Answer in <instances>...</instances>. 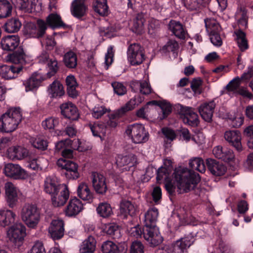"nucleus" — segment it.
Wrapping results in <instances>:
<instances>
[{"mask_svg": "<svg viewBox=\"0 0 253 253\" xmlns=\"http://www.w3.org/2000/svg\"><path fill=\"white\" fill-rule=\"evenodd\" d=\"M41 81L36 77L32 76L28 80L23 82L26 91H32L37 89L40 85Z\"/></svg>", "mask_w": 253, "mask_h": 253, "instance_id": "nucleus-52", "label": "nucleus"}, {"mask_svg": "<svg viewBox=\"0 0 253 253\" xmlns=\"http://www.w3.org/2000/svg\"><path fill=\"white\" fill-rule=\"evenodd\" d=\"M43 62L47 63V68L48 69L46 76L50 78L54 76L59 69V65L57 61L55 59H49L46 56L44 57Z\"/></svg>", "mask_w": 253, "mask_h": 253, "instance_id": "nucleus-46", "label": "nucleus"}, {"mask_svg": "<svg viewBox=\"0 0 253 253\" xmlns=\"http://www.w3.org/2000/svg\"><path fill=\"white\" fill-rule=\"evenodd\" d=\"M17 8L25 12H40L42 10V3L39 0H11Z\"/></svg>", "mask_w": 253, "mask_h": 253, "instance_id": "nucleus-11", "label": "nucleus"}, {"mask_svg": "<svg viewBox=\"0 0 253 253\" xmlns=\"http://www.w3.org/2000/svg\"><path fill=\"white\" fill-rule=\"evenodd\" d=\"M32 145L39 150L43 151L47 149L48 142L46 140L42 137H37L33 141Z\"/></svg>", "mask_w": 253, "mask_h": 253, "instance_id": "nucleus-58", "label": "nucleus"}, {"mask_svg": "<svg viewBox=\"0 0 253 253\" xmlns=\"http://www.w3.org/2000/svg\"><path fill=\"white\" fill-rule=\"evenodd\" d=\"M83 209V204L77 197H71L65 210L66 215L73 216L77 215Z\"/></svg>", "mask_w": 253, "mask_h": 253, "instance_id": "nucleus-27", "label": "nucleus"}, {"mask_svg": "<svg viewBox=\"0 0 253 253\" xmlns=\"http://www.w3.org/2000/svg\"><path fill=\"white\" fill-rule=\"evenodd\" d=\"M127 135L130 136L134 143L146 142L149 138V133L143 125L134 124L128 125L126 130Z\"/></svg>", "mask_w": 253, "mask_h": 253, "instance_id": "nucleus-7", "label": "nucleus"}, {"mask_svg": "<svg viewBox=\"0 0 253 253\" xmlns=\"http://www.w3.org/2000/svg\"><path fill=\"white\" fill-rule=\"evenodd\" d=\"M7 151L8 156L12 159L21 160L27 158L29 156L28 150L19 146L9 147Z\"/></svg>", "mask_w": 253, "mask_h": 253, "instance_id": "nucleus-37", "label": "nucleus"}, {"mask_svg": "<svg viewBox=\"0 0 253 253\" xmlns=\"http://www.w3.org/2000/svg\"><path fill=\"white\" fill-rule=\"evenodd\" d=\"M179 47L178 44L177 42L174 40H169L167 43L163 46L161 51L163 53L169 52H174Z\"/></svg>", "mask_w": 253, "mask_h": 253, "instance_id": "nucleus-57", "label": "nucleus"}, {"mask_svg": "<svg viewBox=\"0 0 253 253\" xmlns=\"http://www.w3.org/2000/svg\"><path fill=\"white\" fill-rule=\"evenodd\" d=\"M19 38L16 35H9L3 38L1 41L2 48L4 50L13 51L19 45Z\"/></svg>", "mask_w": 253, "mask_h": 253, "instance_id": "nucleus-31", "label": "nucleus"}, {"mask_svg": "<svg viewBox=\"0 0 253 253\" xmlns=\"http://www.w3.org/2000/svg\"><path fill=\"white\" fill-rule=\"evenodd\" d=\"M96 211L100 216L103 218L108 217L113 213L110 205L106 202L100 203L96 208Z\"/></svg>", "mask_w": 253, "mask_h": 253, "instance_id": "nucleus-49", "label": "nucleus"}, {"mask_svg": "<svg viewBox=\"0 0 253 253\" xmlns=\"http://www.w3.org/2000/svg\"><path fill=\"white\" fill-rule=\"evenodd\" d=\"M189 166L191 169L187 168H181L175 170L174 178L178 183L180 188L187 193L192 190H194L201 180L199 173L194 170H196L201 173L206 171V165L202 158L195 157L191 159L189 162Z\"/></svg>", "mask_w": 253, "mask_h": 253, "instance_id": "nucleus-1", "label": "nucleus"}, {"mask_svg": "<svg viewBox=\"0 0 253 253\" xmlns=\"http://www.w3.org/2000/svg\"><path fill=\"white\" fill-rule=\"evenodd\" d=\"M144 246L139 241H134L131 243L129 249V253H144Z\"/></svg>", "mask_w": 253, "mask_h": 253, "instance_id": "nucleus-55", "label": "nucleus"}, {"mask_svg": "<svg viewBox=\"0 0 253 253\" xmlns=\"http://www.w3.org/2000/svg\"><path fill=\"white\" fill-rule=\"evenodd\" d=\"M56 164L60 169L61 174L64 175L67 179L76 180L80 178L79 165L75 162L69 159H59Z\"/></svg>", "mask_w": 253, "mask_h": 253, "instance_id": "nucleus-6", "label": "nucleus"}, {"mask_svg": "<svg viewBox=\"0 0 253 253\" xmlns=\"http://www.w3.org/2000/svg\"><path fill=\"white\" fill-rule=\"evenodd\" d=\"M185 7L190 11H199L206 7L209 0H182Z\"/></svg>", "mask_w": 253, "mask_h": 253, "instance_id": "nucleus-43", "label": "nucleus"}, {"mask_svg": "<svg viewBox=\"0 0 253 253\" xmlns=\"http://www.w3.org/2000/svg\"><path fill=\"white\" fill-rule=\"evenodd\" d=\"M206 164L208 170L215 176L223 175L227 169L226 166L222 163L213 159H207Z\"/></svg>", "mask_w": 253, "mask_h": 253, "instance_id": "nucleus-25", "label": "nucleus"}, {"mask_svg": "<svg viewBox=\"0 0 253 253\" xmlns=\"http://www.w3.org/2000/svg\"><path fill=\"white\" fill-rule=\"evenodd\" d=\"M224 137L230 146L240 152L243 150L241 143V133L237 130H229L225 132Z\"/></svg>", "mask_w": 253, "mask_h": 253, "instance_id": "nucleus-16", "label": "nucleus"}, {"mask_svg": "<svg viewBox=\"0 0 253 253\" xmlns=\"http://www.w3.org/2000/svg\"><path fill=\"white\" fill-rule=\"evenodd\" d=\"M48 28L45 21L42 19L37 20V24L30 23L27 26L25 31L31 37L41 39L45 35L46 31Z\"/></svg>", "mask_w": 253, "mask_h": 253, "instance_id": "nucleus-12", "label": "nucleus"}, {"mask_svg": "<svg viewBox=\"0 0 253 253\" xmlns=\"http://www.w3.org/2000/svg\"><path fill=\"white\" fill-rule=\"evenodd\" d=\"M93 9L100 16H107L109 14V7L107 0H96L93 5Z\"/></svg>", "mask_w": 253, "mask_h": 253, "instance_id": "nucleus-47", "label": "nucleus"}, {"mask_svg": "<svg viewBox=\"0 0 253 253\" xmlns=\"http://www.w3.org/2000/svg\"><path fill=\"white\" fill-rule=\"evenodd\" d=\"M87 7L81 0H74L72 3L71 11L72 15L80 20L86 14Z\"/></svg>", "mask_w": 253, "mask_h": 253, "instance_id": "nucleus-28", "label": "nucleus"}, {"mask_svg": "<svg viewBox=\"0 0 253 253\" xmlns=\"http://www.w3.org/2000/svg\"><path fill=\"white\" fill-rule=\"evenodd\" d=\"M194 240L192 234L181 238L172 244V251L174 253H188L187 249L194 243Z\"/></svg>", "mask_w": 253, "mask_h": 253, "instance_id": "nucleus-18", "label": "nucleus"}, {"mask_svg": "<svg viewBox=\"0 0 253 253\" xmlns=\"http://www.w3.org/2000/svg\"><path fill=\"white\" fill-rule=\"evenodd\" d=\"M49 95L51 98H60L65 94L62 84L58 81H54L48 88Z\"/></svg>", "mask_w": 253, "mask_h": 253, "instance_id": "nucleus-39", "label": "nucleus"}, {"mask_svg": "<svg viewBox=\"0 0 253 253\" xmlns=\"http://www.w3.org/2000/svg\"><path fill=\"white\" fill-rule=\"evenodd\" d=\"M136 212V206L131 202L122 200L120 203V213L124 218H126L128 215L133 216Z\"/></svg>", "mask_w": 253, "mask_h": 253, "instance_id": "nucleus-35", "label": "nucleus"}, {"mask_svg": "<svg viewBox=\"0 0 253 253\" xmlns=\"http://www.w3.org/2000/svg\"><path fill=\"white\" fill-rule=\"evenodd\" d=\"M253 77V64L248 66V70L241 76L234 78L226 86V89L229 92H237L241 82H248Z\"/></svg>", "mask_w": 253, "mask_h": 253, "instance_id": "nucleus-13", "label": "nucleus"}, {"mask_svg": "<svg viewBox=\"0 0 253 253\" xmlns=\"http://www.w3.org/2000/svg\"><path fill=\"white\" fill-rule=\"evenodd\" d=\"M103 253H126V249L122 245H117L110 241L104 242L101 246Z\"/></svg>", "mask_w": 253, "mask_h": 253, "instance_id": "nucleus-34", "label": "nucleus"}, {"mask_svg": "<svg viewBox=\"0 0 253 253\" xmlns=\"http://www.w3.org/2000/svg\"><path fill=\"white\" fill-rule=\"evenodd\" d=\"M22 221L29 228H36L40 220V211L35 204H26L21 211Z\"/></svg>", "mask_w": 253, "mask_h": 253, "instance_id": "nucleus-5", "label": "nucleus"}, {"mask_svg": "<svg viewBox=\"0 0 253 253\" xmlns=\"http://www.w3.org/2000/svg\"><path fill=\"white\" fill-rule=\"evenodd\" d=\"M26 55L22 48L19 47L17 50L13 51L12 53L7 55L8 60L13 65H20L22 66L25 64Z\"/></svg>", "mask_w": 253, "mask_h": 253, "instance_id": "nucleus-40", "label": "nucleus"}, {"mask_svg": "<svg viewBox=\"0 0 253 253\" xmlns=\"http://www.w3.org/2000/svg\"><path fill=\"white\" fill-rule=\"evenodd\" d=\"M60 194L51 196L52 204L55 207L63 206L69 198V191L66 186L60 190Z\"/></svg>", "mask_w": 253, "mask_h": 253, "instance_id": "nucleus-33", "label": "nucleus"}, {"mask_svg": "<svg viewBox=\"0 0 253 253\" xmlns=\"http://www.w3.org/2000/svg\"><path fill=\"white\" fill-rule=\"evenodd\" d=\"M144 97L140 95H135L131 99L122 109L124 112L133 110L135 107L140 104L143 100Z\"/></svg>", "mask_w": 253, "mask_h": 253, "instance_id": "nucleus-53", "label": "nucleus"}, {"mask_svg": "<svg viewBox=\"0 0 253 253\" xmlns=\"http://www.w3.org/2000/svg\"><path fill=\"white\" fill-rule=\"evenodd\" d=\"M23 66L20 65H3L1 67L0 75L6 80L16 78L23 70Z\"/></svg>", "mask_w": 253, "mask_h": 253, "instance_id": "nucleus-24", "label": "nucleus"}, {"mask_svg": "<svg viewBox=\"0 0 253 253\" xmlns=\"http://www.w3.org/2000/svg\"><path fill=\"white\" fill-rule=\"evenodd\" d=\"M48 28L52 29H67L69 26L62 21L61 16L56 13H50L44 20Z\"/></svg>", "mask_w": 253, "mask_h": 253, "instance_id": "nucleus-23", "label": "nucleus"}, {"mask_svg": "<svg viewBox=\"0 0 253 253\" xmlns=\"http://www.w3.org/2000/svg\"><path fill=\"white\" fill-rule=\"evenodd\" d=\"M22 26V23L18 17L8 19L2 26V28L7 33H15L18 32Z\"/></svg>", "mask_w": 253, "mask_h": 253, "instance_id": "nucleus-38", "label": "nucleus"}, {"mask_svg": "<svg viewBox=\"0 0 253 253\" xmlns=\"http://www.w3.org/2000/svg\"><path fill=\"white\" fill-rule=\"evenodd\" d=\"M91 179L92 186L95 192L100 195L105 194L108 189L105 176L100 173L93 172Z\"/></svg>", "mask_w": 253, "mask_h": 253, "instance_id": "nucleus-17", "label": "nucleus"}, {"mask_svg": "<svg viewBox=\"0 0 253 253\" xmlns=\"http://www.w3.org/2000/svg\"><path fill=\"white\" fill-rule=\"evenodd\" d=\"M169 30L177 38L180 39L185 38L186 32L179 21L171 20L168 24Z\"/></svg>", "mask_w": 253, "mask_h": 253, "instance_id": "nucleus-36", "label": "nucleus"}, {"mask_svg": "<svg viewBox=\"0 0 253 253\" xmlns=\"http://www.w3.org/2000/svg\"><path fill=\"white\" fill-rule=\"evenodd\" d=\"M131 161V158L129 156H122L119 155L116 158V163L118 167H122L128 165Z\"/></svg>", "mask_w": 253, "mask_h": 253, "instance_id": "nucleus-62", "label": "nucleus"}, {"mask_svg": "<svg viewBox=\"0 0 253 253\" xmlns=\"http://www.w3.org/2000/svg\"><path fill=\"white\" fill-rule=\"evenodd\" d=\"M165 162L164 165L159 168L157 170L156 180L158 183H161L163 181L167 182L170 180L169 176L172 171V167L170 161Z\"/></svg>", "mask_w": 253, "mask_h": 253, "instance_id": "nucleus-29", "label": "nucleus"}, {"mask_svg": "<svg viewBox=\"0 0 253 253\" xmlns=\"http://www.w3.org/2000/svg\"><path fill=\"white\" fill-rule=\"evenodd\" d=\"M78 196L84 201L91 203L93 199V194L90 191L88 185L84 182L81 183L77 189Z\"/></svg>", "mask_w": 253, "mask_h": 253, "instance_id": "nucleus-42", "label": "nucleus"}, {"mask_svg": "<svg viewBox=\"0 0 253 253\" xmlns=\"http://www.w3.org/2000/svg\"><path fill=\"white\" fill-rule=\"evenodd\" d=\"M12 6L9 1L0 0V18H5L11 14Z\"/></svg>", "mask_w": 253, "mask_h": 253, "instance_id": "nucleus-51", "label": "nucleus"}, {"mask_svg": "<svg viewBox=\"0 0 253 253\" xmlns=\"http://www.w3.org/2000/svg\"><path fill=\"white\" fill-rule=\"evenodd\" d=\"M28 253H46L42 242H36Z\"/></svg>", "mask_w": 253, "mask_h": 253, "instance_id": "nucleus-64", "label": "nucleus"}, {"mask_svg": "<svg viewBox=\"0 0 253 253\" xmlns=\"http://www.w3.org/2000/svg\"><path fill=\"white\" fill-rule=\"evenodd\" d=\"M144 21V19L139 14L136 16L133 26L136 33H139L142 30Z\"/></svg>", "mask_w": 253, "mask_h": 253, "instance_id": "nucleus-63", "label": "nucleus"}, {"mask_svg": "<svg viewBox=\"0 0 253 253\" xmlns=\"http://www.w3.org/2000/svg\"><path fill=\"white\" fill-rule=\"evenodd\" d=\"M16 214L12 211L1 210L0 211V225L3 227L9 226L14 222Z\"/></svg>", "mask_w": 253, "mask_h": 253, "instance_id": "nucleus-41", "label": "nucleus"}, {"mask_svg": "<svg viewBox=\"0 0 253 253\" xmlns=\"http://www.w3.org/2000/svg\"><path fill=\"white\" fill-rule=\"evenodd\" d=\"M147 104L156 105L160 107L161 109L162 114H159L158 118L161 121L166 119L172 112V107L171 104L166 100H153L148 102Z\"/></svg>", "mask_w": 253, "mask_h": 253, "instance_id": "nucleus-32", "label": "nucleus"}, {"mask_svg": "<svg viewBox=\"0 0 253 253\" xmlns=\"http://www.w3.org/2000/svg\"><path fill=\"white\" fill-rule=\"evenodd\" d=\"M61 115L66 119L76 121L79 117V113L77 107L71 102L64 103L60 105Z\"/></svg>", "mask_w": 253, "mask_h": 253, "instance_id": "nucleus-22", "label": "nucleus"}, {"mask_svg": "<svg viewBox=\"0 0 253 253\" xmlns=\"http://www.w3.org/2000/svg\"><path fill=\"white\" fill-rule=\"evenodd\" d=\"M4 172L6 176L15 179H25L27 176L26 171L19 165L11 163L5 165Z\"/></svg>", "mask_w": 253, "mask_h": 253, "instance_id": "nucleus-19", "label": "nucleus"}, {"mask_svg": "<svg viewBox=\"0 0 253 253\" xmlns=\"http://www.w3.org/2000/svg\"><path fill=\"white\" fill-rule=\"evenodd\" d=\"M8 235L15 246L19 249L26 235V227L22 223H16L10 228Z\"/></svg>", "mask_w": 253, "mask_h": 253, "instance_id": "nucleus-9", "label": "nucleus"}, {"mask_svg": "<svg viewBox=\"0 0 253 253\" xmlns=\"http://www.w3.org/2000/svg\"><path fill=\"white\" fill-rule=\"evenodd\" d=\"M66 185H63L59 183L56 177L49 176L46 178L44 180V190L46 193L52 196L57 195Z\"/></svg>", "mask_w": 253, "mask_h": 253, "instance_id": "nucleus-21", "label": "nucleus"}, {"mask_svg": "<svg viewBox=\"0 0 253 253\" xmlns=\"http://www.w3.org/2000/svg\"><path fill=\"white\" fill-rule=\"evenodd\" d=\"M59 124V119L49 117L42 122V126L44 129H53Z\"/></svg>", "mask_w": 253, "mask_h": 253, "instance_id": "nucleus-56", "label": "nucleus"}, {"mask_svg": "<svg viewBox=\"0 0 253 253\" xmlns=\"http://www.w3.org/2000/svg\"><path fill=\"white\" fill-rule=\"evenodd\" d=\"M96 241L92 236H89L82 243L80 249L81 253H93L96 249Z\"/></svg>", "mask_w": 253, "mask_h": 253, "instance_id": "nucleus-44", "label": "nucleus"}, {"mask_svg": "<svg viewBox=\"0 0 253 253\" xmlns=\"http://www.w3.org/2000/svg\"><path fill=\"white\" fill-rule=\"evenodd\" d=\"M107 112L108 109L105 107L97 105L93 108L91 114L94 118L98 119Z\"/></svg>", "mask_w": 253, "mask_h": 253, "instance_id": "nucleus-60", "label": "nucleus"}, {"mask_svg": "<svg viewBox=\"0 0 253 253\" xmlns=\"http://www.w3.org/2000/svg\"><path fill=\"white\" fill-rule=\"evenodd\" d=\"M174 109L185 124L191 126H197L198 125V116L192 108L177 104L175 105Z\"/></svg>", "mask_w": 253, "mask_h": 253, "instance_id": "nucleus-8", "label": "nucleus"}, {"mask_svg": "<svg viewBox=\"0 0 253 253\" xmlns=\"http://www.w3.org/2000/svg\"><path fill=\"white\" fill-rule=\"evenodd\" d=\"M244 135L249 137L248 146L250 149H253V125L249 126L244 129Z\"/></svg>", "mask_w": 253, "mask_h": 253, "instance_id": "nucleus-61", "label": "nucleus"}, {"mask_svg": "<svg viewBox=\"0 0 253 253\" xmlns=\"http://www.w3.org/2000/svg\"><path fill=\"white\" fill-rule=\"evenodd\" d=\"M130 87L131 91L134 92H140L144 95H148L152 91L150 84L146 81L140 82L138 81H132L130 83Z\"/></svg>", "mask_w": 253, "mask_h": 253, "instance_id": "nucleus-30", "label": "nucleus"}, {"mask_svg": "<svg viewBox=\"0 0 253 253\" xmlns=\"http://www.w3.org/2000/svg\"><path fill=\"white\" fill-rule=\"evenodd\" d=\"M238 46L241 51H244L249 48L246 34L242 30L239 29L235 32Z\"/></svg>", "mask_w": 253, "mask_h": 253, "instance_id": "nucleus-48", "label": "nucleus"}, {"mask_svg": "<svg viewBox=\"0 0 253 253\" xmlns=\"http://www.w3.org/2000/svg\"><path fill=\"white\" fill-rule=\"evenodd\" d=\"M64 222L62 219L52 220L48 227L49 235L54 241L62 238L64 235Z\"/></svg>", "mask_w": 253, "mask_h": 253, "instance_id": "nucleus-15", "label": "nucleus"}, {"mask_svg": "<svg viewBox=\"0 0 253 253\" xmlns=\"http://www.w3.org/2000/svg\"><path fill=\"white\" fill-rule=\"evenodd\" d=\"M158 215V210L155 207L150 208L145 214L143 238L151 247H157L163 241V238L156 226Z\"/></svg>", "mask_w": 253, "mask_h": 253, "instance_id": "nucleus-2", "label": "nucleus"}, {"mask_svg": "<svg viewBox=\"0 0 253 253\" xmlns=\"http://www.w3.org/2000/svg\"><path fill=\"white\" fill-rule=\"evenodd\" d=\"M212 153L215 158L225 163H232L235 160L233 151L227 148H223L220 146H216L213 148Z\"/></svg>", "mask_w": 253, "mask_h": 253, "instance_id": "nucleus-20", "label": "nucleus"}, {"mask_svg": "<svg viewBox=\"0 0 253 253\" xmlns=\"http://www.w3.org/2000/svg\"><path fill=\"white\" fill-rule=\"evenodd\" d=\"M215 107V103L214 101L204 103L199 106V112L205 122L208 123L212 122Z\"/></svg>", "mask_w": 253, "mask_h": 253, "instance_id": "nucleus-26", "label": "nucleus"}, {"mask_svg": "<svg viewBox=\"0 0 253 253\" xmlns=\"http://www.w3.org/2000/svg\"><path fill=\"white\" fill-rule=\"evenodd\" d=\"M64 62L68 68H75L77 65V57L76 54L70 51L67 52L64 56Z\"/></svg>", "mask_w": 253, "mask_h": 253, "instance_id": "nucleus-50", "label": "nucleus"}, {"mask_svg": "<svg viewBox=\"0 0 253 253\" xmlns=\"http://www.w3.org/2000/svg\"><path fill=\"white\" fill-rule=\"evenodd\" d=\"M18 189L11 182H7L5 185V200L10 208L16 207L18 201Z\"/></svg>", "mask_w": 253, "mask_h": 253, "instance_id": "nucleus-14", "label": "nucleus"}, {"mask_svg": "<svg viewBox=\"0 0 253 253\" xmlns=\"http://www.w3.org/2000/svg\"><path fill=\"white\" fill-rule=\"evenodd\" d=\"M103 231L113 239H119L121 237L120 227L114 223L105 224L103 227Z\"/></svg>", "mask_w": 253, "mask_h": 253, "instance_id": "nucleus-45", "label": "nucleus"}, {"mask_svg": "<svg viewBox=\"0 0 253 253\" xmlns=\"http://www.w3.org/2000/svg\"><path fill=\"white\" fill-rule=\"evenodd\" d=\"M128 60L132 66L141 64L144 60V48L138 43L130 44L127 51Z\"/></svg>", "mask_w": 253, "mask_h": 253, "instance_id": "nucleus-10", "label": "nucleus"}, {"mask_svg": "<svg viewBox=\"0 0 253 253\" xmlns=\"http://www.w3.org/2000/svg\"><path fill=\"white\" fill-rule=\"evenodd\" d=\"M22 119L19 107L9 108L0 117V131L10 133L15 130Z\"/></svg>", "mask_w": 253, "mask_h": 253, "instance_id": "nucleus-3", "label": "nucleus"}, {"mask_svg": "<svg viewBox=\"0 0 253 253\" xmlns=\"http://www.w3.org/2000/svg\"><path fill=\"white\" fill-rule=\"evenodd\" d=\"M108 119L104 122L94 123L89 125V128L93 136L99 137L101 140L107 131L116 127L119 123L120 116L118 113H113L108 115Z\"/></svg>", "mask_w": 253, "mask_h": 253, "instance_id": "nucleus-4", "label": "nucleus"}, {"mask_svg": "<svg viewBox=\"0 0 253 253\" xmlns=\"http://www.w3.org/2000/svg\"><path fill=\"white\" fill-rule=\"evenodd\" d=\"M239 15L241 16L238 20L239 26L241 28H246L248 25V16L247 15V10L245 8L241 7L240 8Z\"/></svg>", "mask_w": 253, "mask_h": 253, "instance_id": "nucleus-59", "label": "nucleus"}, {"mask_svg": "<svg viewBox=\"0 0 253 253\" xmlns=\"http://www.w3.org/2000/svg\"><path fill=\"white\" fill-rule=\"evenodd\" d=\"M115 94L119 96H122L126 93V87L122 83L114 82L111 84Z\"/></svg>", "mask_w": 253, "mask_h": 253, "instance_id": "nucleus-54", "label": "nucleus"}]
</instances>
